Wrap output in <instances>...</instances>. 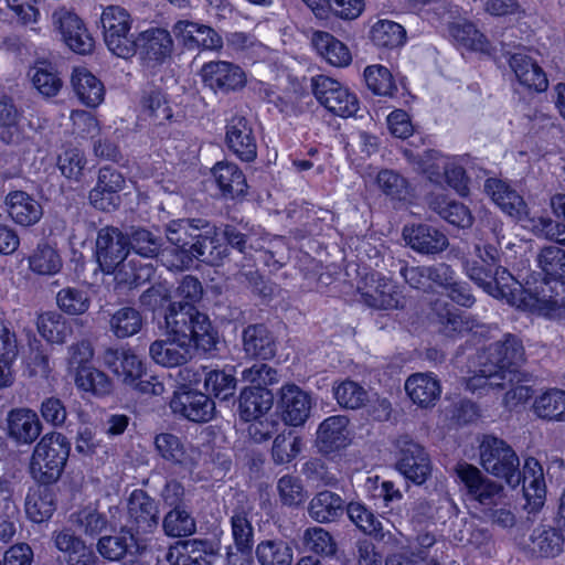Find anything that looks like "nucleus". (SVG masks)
<instances>
[{"mask_svg":"<svg viewBox=\"0 0 565 565\" xmlns=\"http://www.w3.org/2000/svg\"><path fill=\"white\" fill-rule=\"evenodd\" d=\"M22 114L8 98L0 99V140L7 145L17 143L22 136Z\"/></svg>","mask_w":565,"mask_h":565,"instance_id":"nucleus-47","label":"nucleus"},{"mask_svg":"<svg viewBox=\"0 0 565 565\" xmlns=\"http://www.w3.org/2000/svg\"><path fill=\"white\" fill-rule=\"evenodd\" d=\"M75 386L83 393H89L95 396H105L111 392L113 384L106 373L94 365L85 366L71 373Z\"/></svg>","mask_w":565,"mask_h":565,"instance_id":"nucleus-42","label":"nucleus"},{"mask_svg":"<svg viewBox=\"0 0 565 565\" xmlns=\"http://www.w3.org/2000/svg\"><path fill=\"white\" fill-rule=\"evenodd\" d=\"M456 473L463 483L467 495L478 503L483 518L503 529L512 527L515 515L505 502L503 488L488 479L475 466L467 462L458 463Z\"/></svg>","mask_w":565,"mask_h":565,"instance_id":"nucleus-5","label":"nucleus"},{"mask_svg":"<svg viewBox=\"0 0 565 565\" xmlns=\"http://www.w3.org/2000/svg\"><path fill=\"white\" fill-rule=\"evenodd\" d=\"M250 508L242 503L232 511L231 531L238 552L249 553L254 542V529L248 518Z\"/></svg>","mask_w":565,"mask_h":565,"instance_id":"nucleus-44","label":"nucleus"},{"mask_svg":"<svg viewBox=\"0 0 565 565\" xmlns=\"http://www.w3.org/2000/svg\"><path fill=\"white\" fill-rule=\"evenodd\" d=\"M303 544L308 551L321 555H333L337 546L330 533L319 526L309 527L303 533Z\"/></svg>","mask_w":565,"mask_h":565,"instance_id":"nucleus-64","label":"nucleus"},{"mask_svg":"<svg viewBox=\"0 0 565 565\" xmlns=\"http://www.w3.org/2000/svg\"><path fill=\"white\" fill-rule=\"evenodd\" d=\"M256 557L260 565H291L294 553L281 540H265L256 546Z\"/></svg>","mask_w":565,"mask_h":565,"instance_id":"nucleus-50","label":"nucleus"},{"mask_svg":"<svg viewBox=\"0 0 565 565\" xmlns=\"http://www.w3.org/2000/svg\"><path fill=\"white\" fill-rule=\"evenodd\" d=\"M396 446L398 472L416 484L425 483L431 475V462L425 449L408 437L399 438Z\"/></svg>","mask_w":565,"mask_h":565,"instance_id":"nucleus-13","label":"nucleus"},{"mask_svg":"<svg viewBox=\"0 0 565 565\" xmlns=\"http://www.w3.org/2000/svg\"><path fill=\"white\" fill-rule=\"evenodd\" d=\"M70 451L71 444L63 434H45L35 445L31 456L32 478L42 484L55 483L64 471Z\"/></svg>","mask_w":565,"mask_h":565,"instance_id":"nucleus-7","label":"nucleus"},{"mask_svg":"<svg viewBox=\"0 0 565 565\" xmlns=\"http://www.w3.org/2000/svg\"><path fill=\"white\" fill-rule=\"evenodd\" d=\"M482 468L490 475L503 479L511 488L523 481V493L529 512H537L545 502L546 487L540 462L534 458L524 461L521 473L515 451L502 439L484 436L479 447Z\"/></svg>","mask_w":565,"mask_h":565,"instance_id":"nucleus-4","label":"nucleus"},{"mask_svg":"<svg viewBox=\"0 0 565 565\" xmlns=\"http://www.w3.org/2000/svg\"><path fill=\"white\" fill-rule=\"evenodd\" d=\"M134 45V55L138 54L143 65L152 68L170 57L173 41L167 30L151 28L140 32Z\"/></svg>","mask_w":565,"mask_h":565,"instance_id":"nucleus-15","label":"nucleus"},{"mask_svg":"<svg viewBox=\"0 0 565 565\" xmlns=\"http://www.w3.org/2000/svg\"><path fill=\"white\" fill-rule=\"evenodd\" d=\"M225 141L230 150L243 161H253L257 154L256 140L248 121L234 116L226 125Z\"/></svg>","mask_w":565,"mask_h":565,"instance_id":"nucleus-24","label":"nucleus"},{"mask_svg":"<svg viewBox=\"0 0 565 565\" xmlns=\"http://www.w3.org/2000/svg\"><path fill=\"white\" fill-rule=\"evenodd\" d=\"M54 543L58 551L67 555L68 562L86 565L84 558L88 556V551L83 541L74 536L70 531L65 530L56 533Z\"/></svg>","mask_w":565,"mask_h":565,"instance_id":"nucleus-62","label":"nucleus"},{"mask_svg":"<svg viewBox=\"0 0 565 565\" xmlns=\"http://www.w3.org/2000/svg\"><path fill=\"white\" fill-rule=\"evenodd\" d=\"M537 264L551 281L565 279V250L557 246H546L537 255Z\"/></svg>","mask_w":565,"mask_h":565,"instance_id":"nucleus-54","label":"nucleus"},{"mask_svg":"<svg viewBox=\"0 0 565 565\" xmlns=\"http://www.w3.org/2000/svg\"><path fill=\"white\" fill-rule=\"evenodd\" d=\"M71 84L78 100L87 107H97L104 102L105 86L103 82L84 66L72 72Z\"/></svg>","mask_w":565,"mask_h":565,"instance_id":"nucleus-28","label":"nucleus"},{"mask_svg":"<svg viewBox=\"0 0 565 565\" xmlns=\"http://www.w3.org/2000/svg\"><path fill=\"white\" fill-rule=\"evenodd\" d=\"M404 28L391 20H379L370 31L371 41L380 47L394 49L405 43Z\"/></svg>","mask_w":565,"mask_h":565,"instance_id":"nucleus-52","label":"nucleus"},{"mask_svg":"<svg viewBox=\"0 0 565 565\" xmlns=\"http://www.w3.org/2000/svg\"><path fill=\"white\" fill-rule=\"evenodd\" d=\"M449 33L459 46L468 51L487 55L492 52V45L487 36L467 20L452 22L449 25Z\"/></svg>","mask_w":565,"mask_h":565,"instance_id":"nucleus-35","label":"nucleus"},{"mask_svg":"<svg viewBox=\"0 0 565 565\" xmlns=\"http://www.w3.org/2000/svg\"><path fill=\"white\" fill-rule=\"evenodd\" d=\"M207 544L199 540L181 541L169 548L167 561L171 565H212L213 553Z\"/></svg>","mask_w":565,"mask_h":565,"instance_id":"nucleus-32","label":"nucleus"},{"mask_svg":"<svg viewBox=\"0 0 565 565\" xmlns=\"http://www.w3.org/2000/svg\"><path fill=\"white\" fill-rule=\"evenodd\" d=\"M56 303L63 312L70 316H81L89 309L90 297L86 290L66 287L57 292Z\"/></svg>","mask_w":565,"mask_h":565,"instance_id":"nucleus-58","label":"nucleus"},{"mask_svg":"<svg viewBox=\"0 0 565 565\" xmlns=\"http://www.w3.org/2000/svg\"><path fill=\"white\" fill-rule=\"evenodd\" d=\"M103 362L128 386L137 383L146 374L145 363L130 349L108 348L103 354Z\"/></svg>","mask_w":565,"mask_h":565,"instance_id":"nucleus-20","label":"nucleus"},{"mask_svg":"<svg viewBox=\"0 0 565 565\" xmlns=\"http://www.w3.org/2000/svg\"><path fill=\"white\" fill-rule=\"evenodd\" d=\"M154 447L162 459L185 468L193 467L201 456L198 448L170 433L158 434L154 437Z\"/></svg>","mask_w":565,"mask_h":565,"instance_id":"nucleus-22","label":"nucleus"},{"mask_svg":"<svg viewBox=\"0 0 565 565\" xmlns=\"http://www.w3.org/2000/svg\"><path fill=\"white\" fill-rule=\"evenodd\" d=\"M204 386L211 395L222 401L233 397L236 390L234 370L230 367L209 371L205 374Z\"/></svg>","mask_w":565,"mask_h":565,"instance_id":"nucleus-53","label":"nucleus"},{"mask_svg":"<svg viewBox=\"0 0 565 565\" xmlns=\"http://www.w3.org/2000/svg\"><path fill=\"white\" fill-rule=\"evenodd\" d=\"M351 441L349 418L333 415L326 418L317 429V443L324 452L348 446Z\"/></svg>","mask_w":565,"mask_h":565,"instance_id":"nucleus-27","label":"nucleus"},{"mask_svg":"<svg viewBox=\"0 0 565 565\" xmlns=\"http://www.w3.org/2000/svg\"><path fill=\"white\" fill-rule=\"evenodd\" d=\"M200 76L205 86L217 93H230L242 89L247 82L244 70L228 61H211L204 63Z\"/></svg>","mask_w":565,"mask_h":565,"instance_id":"nucleus-14","label":"nucleus"},{"mask_svg":"<svg viewBox=\"0 0 565 565\" xmlns=\"http://www.w3.org/2000/svg\"><path fill=\"white\" fill-rule=\"evenodd\" d=\"M484 191L500 210L531 232V224L536 225L544 215H532L523 198L502 180L490 178L484 183Z\"/></svg>","mask_w":565,"mask_h":565,"instance_id":"nucleus-11","label":"nucleus"},{"mask_svg":"<svg viewBox=\"0 0 565 565\" xmlns=\"http://www.w3.org/2000/svg\"><path fill=\"white\" fill-rule=\"evenodd\" d=\"M433 310L437 316L438 322L443 326L441 332L447 337L469 331L473 327L472 322L466 320L458 309L447 303H435Z\"/></svg>","mask_w":565,"mask_h":565,"instance_id":"nucleus-57","label":"nucleus"},{"mask_svg":"<svg viewBox=\"0 0 565 565\" xmlns=\"http://www.w3.org/2000/svg\"><path fill=\"white\" fill-rule=\"evenodd\" d=\"M277 409L281 420L292 427L302 426L315 405L312 395L300 386L287 383L277 392Z\"/></svg>","mask_w":565,"mask_h":565,"instance_id":"nucleus-12","label":"nucleus"},{"mask_svg":"<svg viewBox=\"0 0 565 565\" xmlns=\"http://www.w3.org/2000/svg\"><path fill=\"white\" fill-rule=\"evenodd\" d=\"M429 206L455 226L466 228L472 224V215L462 203L447 201L444 196H437L429 201Z\"/></svg>","mask_w":565,"mask_h":565,"instance_id":"nucleus-51","label":"nucleus"},{"mask_svg":"<svg viewBox=\"0 0 565 565\" xmlns=\"http://www.w3.org/2000/svg\"><path fill=\"white\" fill-rule=\"evenodd\" d=\"M358 289L363 302L374 309H398L405 303L401 287L380 273L365 275Z\"/></svg>","mask_w":565,"mask_h":565,"instance_id":"nucleus-10","label":"nucleus"},{"mask_svg":"<svg viewBox=\"0 0 565 565\" xmlns=\"http://www.w3.org/2000/svg\"><path fill=\"white\" fill-rule=\"evenodd\" d=\"M47 484L39 483L29 489L24 509L26 516L35 523L49 520L55 511V497Z\"/></svg>","mask_w":565,"mask_h":565,"instance_id":"nucleus-34","label":"nucleus"},{"mask_svg":"<svg viewBox=\"0 0 565 565\" xmlns=\"http://www.w3.org/2000/svg\"><path fill=\"white\" fill-rule=\"evenodd\" d=\"M366 86L374 94L390 96L396 89L395 82L390 70L383 65H370L364 70Z\"/></svg>","mask_w":565,"mask_h":565,"instance_id":"nucleus-61","label":"nucleus"},{"mask_svg":"<svg viewBox=\"0 0 565 565\" xmlns=\"http://www.w3.org/2000/svg\"><path fill=\"white\" fill-rule=\"evenodd\" d=\"M175 38L190 50H218L223 40L218 33L209 25L192 21H178L173 26Z\"/></svg>","mask_w":565,"mask_h":565,"instance_id":"nucleus-23","label":"nucleus"},{"mask_svg":"<svg viewBox=\"0 0 565 565\" xmlns=\"http://www.w3.org/2000/svg\"><path fill=\"white\" fill-rule=\"evenodd\" d=\"M10 218L20 226H32L43 216V207L39 201L24 191H11L4 199Z\"/></svg>","mask_w":565,"mask_h":565,"instance_id":"nucleus-25","label":"nucleus"},{"mask_svg":"<svg viewBox=\"0 0 565 565\" xmlns=\"http://www.w3.org/2000/svg\"><path fill=\"white\" fill-rule=\"evenodd\" d=\"M213 175L218 188L231 196L241 195L246 190V179L238 167L231 162H217L213 168Z\"/></svg>","mask_w":565,"mask_h":565,"instance_id":"nucleus-46","label":"nucleus"},{"mask_svg":"<svg viewBox=\"0 0 565 565\" xmlns=\"http://www.w3.org/2000/svg\"><path fill=\"white\" fill-rule=\"evenodd\" d=\"M128 524L130 532L151 533L158 525L159 510L156 502L142 490H134L128 499Z\"/></svg>","mask_w":565,"mask_h":565,"instance_id":"nucleus-19","label":"nucleus"},{"mask_svg":"<svg viewBox=\"0 0 565 565\" xmlns=\"http://www.w3.org/2000/svg\"><path fill=\"white\" fill-rule=\"evenodd\" d=\"M143 324L141 313L132 307L117 309L109 319V329L118 339L137 334Z\"/></svg>","mask_w":565,"mask_h":565,"instance_id":"nucleus-49","label":"nucleus"},{"mask_svg":"<svg viewBox=\"0 0 565 565\" xmlns=\"http://www.w3.org/2000/svg\"><path fill=\"white\" fill-rule=\"evenodd\" d=\"M99 554L110 561H119L126 554H141L146 547V541L139 539L129 530L122 531L119 535L104 536L98 542Z\"/></svg>","mask_w":565,"mask_h":565,"instance_id":"nucleus-30","label":"nucleus"},{"mask_svg":"<svg viewBox=\"0 0 565 565\" xmlns=\"http://www.w3.org/2000/svg\"><path fill=\"white\" fill-rule=\"evenodd\" d=\"M312 44L318 53L333 66L344 67L352 61L348 46L328 32H316L312 36Z\"/></svg>","mask_w":565,"mask_h":565,"instance_id":"nucleus-41","label":"nucleus"},{"mask_svg":"<svg viewBox=\"0 0 565 565\" xmlns=\"http://www.w3.org/2000/svg\"><path fill=\"white\" fill-rule=\"evenodd\" d=\"M511 291L505 301L519 309L548 318L565 311V281L543 278L533 285L527 282L526 288L520 284V290Z\"/></svg>","mask_w":565,"mask_h":565,"instance_id":"nucleus-6","label":"nucleus"},{"mask_svg":"<svg viewBox=\"0 0 565 565\" xmlns=\"http://www.w3.org/2000/svg\"><path fill=\"white\" fill-rule=\"evenodd\" d=\"M9 434L18 443L31 444L41 434L42 425L36 413L29 408H18L9 413Z\"/></svg>","mask_w":565,"mask_h":565,"instance_id":"nucleus-33","label":"nucleus"},{"mask_svg":"<svg viewBox=\"0 0 565 565\" xmlns=\"http://www.w3.org/2000/svg\"><path fill=\"white\" fill-rule=\"evenodd\" d=\"M166 235L172 248L163 249L159 257L171 270L189 269L195 259L215 266L227 253L218 230L201 218L173 220L168 223Z\"/></svg>","mask_w":565,"mask_h":565,"instance_id":"nucleus-3","label":"nucleus"},{"mask_svg":"<svg viewBox=\"0 0 565 565\" xmlns=\"http://www.w3.org/2000/svg\"><path fill=\"white\" fill-rule=\"evenodd\" d=\"M563 536L553 527L540 525L530 536L527 550L534 557L551 558L563 551Z\"/></svg>","mask_w":565,"mask_h":565,"instance_id":"nucleus-37","label":"nucleus"},{"mask_svg":"<svg viewBox=\"0 0 565 565\" xmlns=\"http://www.w3.org/2000/svg\"><path fill=\"white\" fill-rule=\"evenodd\" d=\"M153 274L154 269L150 263L141 264L135 257H131L118 268L116 279L130 287H137L149 281Z\"/></svg>","mask_w":565,"mask_h":565,"instance_id":"nucleus-59","label":"nucleus"},{"mask_svg":"<svg viewBox=\"0 0 565 565\" xmlns=\"http://www.w3.org/2000/svg\"><path fill=\"white\" fill-rule=\"evenodd\" d=\"M274 396L266 388H244L239 397V415L245 422L258 420L270 411Z\"/></svg>","mask_w":565,"mask_h":565,"instance_id":"nucleus-39","label":"nucleus"},{"mask_svg":"<svg viewBox=\"0 0 565 565\" xmlns=\"http://www.w3.org/2000/svg\"><path fill=\"white\" fill-rule=\"evenodd\" d=\"M308 512L319 523L333 522L343 514L344 501L334 492L321 491L309 502Z\"/></svg>","mask_w":565,"mask_h":565,"instance_id":"nucleus-40","label":"nucleus"},{"mask_svg":"<svg viewBox=\"0 0 565 565\" xmlns=\"http://www.w3.org/2000/svg\"><path fill=\"white\" fill-rule=\"evenodd\" d=\"M405 391L412 402L419 407H430L441 395V384L431 372L414 373L405 382Z\"/></svg>","mask_w":565,"mask_h":565,"instance_id":"nucleus-26","label":"nucleus"},{"mask_svg":"<svg viewBox=\"0 0 565 565\" xmlns=\"http://www.w3.org/2000/svg\"><path fill=\"white\" fill-rule=\"evenodd\" d=\"M311 86L318 102L332 114L347 118L358 113L360 103L356 95L337 79L318 75L312 78Z\"/></svg>","mask_w":565,"mask_h":565,"instance_id":"nucleus-9","label":"nucleus"},{"mask_svg":"<svg viewBox=\"0 0 565 565\" xmlns=\"http://www.w3.org/2000/svg\"><path fill=\"white\" fill-rule=\"evenodd\" d=\"M431 288L437 286L447 291L448 297L462 307H470L475 299L468 287L457 280L456 273L447 264L430 266Z\"/></svg>","mask_w":565,"mask_h":565,"instance_id":"nucleus-29","label":"nucleus"},{"mask_svg":"<svg viewBox=\"0 0 565 565\" xmlns=\"http://www.w3.org/2000/svg\"><path fill=\"white\" fill-rule=\"evenodd\" d=\"M333 395L340 406L351 409L362 407L367 401L364 387L350 380L334 384Z\"/></svg>","mask_w":565,"mask_h":565,"instance_id":"nucleus-60","label":"nucleus"},{"mask_svg":"<svg viewBox=\"0 0 565 565\" xmlns=\"http://www.w3.org/2000/svg\"><path fill=\"white\" fill-rule=\"evenodd\" d=\"M103 38L108 51L120 58L134 56L135 38L130 30L132 18L129 12L118 6L106 7L100 15Z\"/></svg>","mask_w":565,"mask_h":565,"instance_id":"nucleus-8","label":"nucleus"},{"mask_svg":"<svg viewBox=\"0 0 565 565\" xmlns=\"http://www.w3.org/2000/svg\"><path fill=\"white\" fill-rule=\"evenodd\" d=\"M95 255L102 270L113 274L128 257V238L117 228H102L97 234Z\"/></svg>","mask_w":565,"mask_h":565,"instance_id":"nucleus-16","label":"nucleus"},{"mask_svg":"<svg viewBox=\"0 0 565 565\" xmlns=\"http://www.w3.org/2000/svg\"><path fill=\"white\" fill-rule=\"evenodd\" d=\"M403 236L414 250L423 254L440 253L448 246L446 235L427 225L405 226Z\"/></svg>","mask_w":565,"mask_h":565,"instance_id":"nucleus-31","label":"nucleus"},{"mask_svg":"<svg viewBox=\"0 0 565 565\" xmlns=\"http://www.w3.org/2000/svg\"><path fill=\"white\" fill-rule=\"evenodd\" d=\"M29 76L38 92L46 97L55 96L62 87L60 77L52 66L44 62L36 63L31 67Z\"/></svg>","mask_w":565,"mask_h":565,"instance_id":"nucleus-55","label":"nucleus"},{"mask_svg":"<svg viewBox=\"0 0 565 565\" xmlns=\"http://www.w3.org/2000/svg\"><path fill=\"white\" fill-rule=\"evenodd\" d=\"M524 361L523 347L519 340L508 334L503 342L491 344L473 361L472 375L467 380V388L482 394L489 388L512 387L504 395V405L513 408L532 396L530 385L521 384L518 366Z\"/></svg>","mask_w":565,"mask_h":565,"instance_id":"nucleus-2","label":"nucleus"},{"mask_svg":"<svg viewBox=\"0 0 565 565\" xmlns=\"http://www.w3.org/2000/svg\"><path fill=\"white\" fill-rule=\"evenodd\" d=\"M163 531L168 536L183 537L195 532L196 524L192 515L182 507H175L163 519Z\"/></svg>","mask_w":565,"mask_h":565,"instance_id":"nucleus-56","label":"nucleus"},{"mask_svg":"<svg viewBox=\"0 0 565 565\" xmlns=\"http://www.w3.org/2000/svg\"><path fill=\"white\" fill-rule=\"evenodd\" d=\"M52 21L65 44L73 52L88 54L93 51L94 39L84 22L75 13L61 9L53 13Z\"/></svg>","mask_w":565,"mask_h":565,"instance_id":"nucleus-18","label":"nucleus"},{"mask_svg":"<svg viewBox=\"0 0 565 565\" xmlns=\"http://www.w3.org/2000/svg\"><path fill=\"white\" fill-rule=\"evenodd\" d=\"M28 262L30 270L41 276H54L63 267L61 254L47 243L39 244L29 256Z\"/></svg>","mask_w":565,"mask_h":565,"instance_id":"nucleus-43","label":"nucleus"},{"mask_svg":"<svg viewBox=\"0 0 565 565\" xmlns=\"http://www.w3.org/2000/svg\"><path fill=\"white\" fill-rule=\"evenodd\" d=\"M36 327L40 335L53 344L65 343L72 333L67 320L55 311L41 313L38 317Z\"/></svg>","mask_w":565,"mask_h":565,"instance_id":"nucleus-45","label":"nucleus"},{"mask_svg":"<svg viewBox=\"0 0 565 565\" xmlns=\"http://www.w3.org/2000/svg\"><path fill=\"white\" fill-rule=\"evenodd\" d=\"M170 407L192 422H207L213 417L214 403L207 395L191 390L175 392Z\"/></svg>","mask_w":565,"mask_h":565,"instance_id":"nucleus-21","label":"nucleus"},{"mask_svg":"<svg viewBox=\"0 0 565 565\" xmlns=\"http://www.w3.org/2000/svg\"><path fill=\"white\" fill-rule=\"evenodd\" d=\"M509 64L522 85L539 92L547 88V78L544 72L525 54L520 52L512 54Z\"/></svg>","mask_w":565,"mask_h":565,"instance_id":"nucleus-38","label":"nucleus"},{"mask_svg":"<svg viewBox=\"0 0 565 565\" xmlns=\"http://www.w3.org/2000/svg\"><path fill=\"white\" fill-rule=\"evenodd\" d=\"M164 327L168 338L156 340L149 347L151 360L160 366H181L193 359L196 350L216 349L217 331L210 318L199 310L172 308L164 315Z\"/></svg>","mask_w":565,"mask_h":565,"instance_id":"nucleus-1","label":"nucleus"},{"mask_svg":"<svg viewBox=\"0 0 565 565\" xmlns=\"http://www.w3.org/2000/svg\"><path fill=\"white\" fill-rule=\"evenodd\" d=\"M466 273L487 294L498 299L507 300L513 288L520 290V282L503 267H497L492 276L490 267L472 262L467 264Z\"/></svg>","mask_w":565,"mask_h":565,"instance_id":"nucleus-17","label":"nucleus"},{"mask_svg":"<svg viewBox=\"0 0 565 565\" xmlns=\"http://www.w3.org/2000/svg\"><path fill=\"white\" fill-rule=\"evenodd\" d=\"M449 160L450 157H446L436 150H428L417 164L431 182L440 184L444 181Z\"/></svg>","mask_w":565,"mask_h":565,"instance_id":"nucleus-63","label":"nucleus"},{"mask_svg":"<svg viewBox=\"0 0 565 565\" xmlns=\"http://www.w3.org/2000/svg\"><path fill=\"white\" fill-rule=\"evenodd\" d=\"M534 413L544 419L565 422V391L552 388L536 397Z\"/></svg>","mask_w":565,"mask_h":565,"instance_id":"nucleus-48","label":"nucleus"},{"mask_svg":"<svg viewBox=\"0 0 565 565\" xmlns=\"http://www.w3.org/2000/svg\"><path fill=\"white\" fill-rule=\"evenodd\" d=\"M245 353L255 359L269 360L275 355V341L263 324L248 326L243 332Z\"/></svg>","mask_w":565,"mask_h":565,"instance_id":"nucleus-36","label":"nucleus"}]
</instances>
